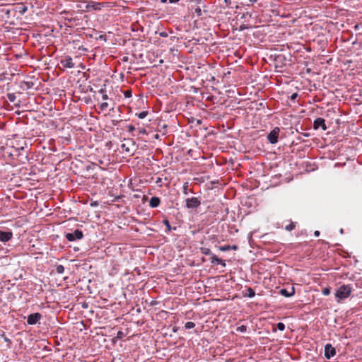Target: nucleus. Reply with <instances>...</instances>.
Returning a JSON list of instances; mask_svg holds the SVG:
<instances>
[{"instance_id":"1","label":"nucleus","mask_w":362,"mask_h":362,"mask_svg":"<svg viewBox=\"0 0 362 362\" xmlns=\"http://www.w3.org/2000/svg\"><path fill=\"white\" fill-rule=\"evenodd\" d=\"M351 288L349 285L341 286L335 293V297L337 301L340 302L341 300L347 298L351 295Z\"/></svg>"},{"instance_id":"2","label":"nucleus","mask_w":362,"mask_h":362,"mask_svg":"<svg viewBox=\"0 0 362 362\" xmlns=\"http://www.w3.org/2000/svg\"><path fill=\"white\" fill-rule=\"evenodd\" d=\"M201 205V199L197 197H189L185 199V207L189 209H196Z\"/></svg>"},{"instance_id":"3","label":"nucleus","mask_w":362,"mask_h":362,"mask_svg":"<svg viewBox=\"0 0 362 362\" xmlns=\"http://www.w3.org/2000/svg\"><path fill=\"white\" fill-rule=\"evenodd\" d=\"M65 237L69 241L72 242V241H75L76 240L82 239L83 237V234L81 230L76 229L74 230V233H67L65 235Z\"/></svg>"},{"instance_id":"4","label":"nucleus","mask_w":362,"mask_h":362,"mask_svg":"<svg viewBox=\"0 0 362 362\" xmlns=\"http://www.w3.org/2000/svg\"><path fill=\"white\" fill-rule=\"evenodd\" d=\"M279 132L280 129L279 127H274L267 135V139L272 144H274L278 142Z\"/></svg>"},{"instance_id":"5","label":"nucleus","mask_w":362,"mask_h":362,"mask_svg":"<svg viewBox=\"0 0 362 362\" xmlns=\"http://www.w3.org/2000/svg\"><path fill=\"white\" fill-rule=\"evenodd\" d=\"M42 317L41 314L35 313L28 316L27 322L28 325H35Z\"/></svg>"},{"instance_id":"6","label":"nucleus","mask_w":362,"mask_h":362,"mask_svg":"<svg viewBox=\"0 0 362 362\" xmlns=\"http://www.w3.org/2000/svg\"><path fill=\"white\" fill-rule=\"evenodd\" d=\"M336 354V351L334 347H333L330 344H327L325 346V356L326 358L329 359L333 357Z\"/></svg>"},{"instance_id":"7","label":"nucleus","mask_w":362,"mask_h":362,"mask_svg":"<svg viewBox=\"0 0 362 362\" xmlns=\"http://www.w3.org/2000/svg\"><path fill=\"white\" fill-rule=\"evenodd\" d=\"M13 238V233L11 230L8 231H3L0 230V241L8 242Z\"/></svg>"},{"instance_id":"8","label":"nucleus","mask_w":362,"mask_h":362,"mask_svg":"<svg viewBox=\"0 0 362 362\" xmlns=\"http://www.w3.org/2000/svg\"><path fill=\"white\" fill-rule=\"evenodd\" d=\"M321 127L324 131L327 129V126L325 124V120L323 118L318 117L315 119L313 122V128L315 129H317Z\"/></svg>"},{"instance_id":"9","label":"nucleus","mask_w":362,"mask_h":362,"mask_svg":"<svg viewBox=\"0 0 362 362\" xmlns=\"http://www.w3.org/2000/svg\"><path fill=\"white\" fill-rule=\"evenodd\" d=\"M61 64L64 68H74V63L73 62V59L70 56H66L64 59L61 60Z\"/></svg>"},{"instance_id":"10","label":"nucleus","mask_w":362,"mask_h":362,"mask_svg":"<svg viewBox=\"0 0 362 362\" xmlns=\"http://www.w3.org/2000/svg\"><path fill=\"white\" fill-rule=\"evenodd\" d=\"M279 293L285 297H291L295 294V288L293 286L291 288L290 291L286 288H282L279 291Z\"/></svg>"},{"instance_id":"11","label":"nucleus","mask_w":362,"mask_h":362,"mask_svg":"<svg viewBox=\"0 0 362 362\" xmlns=\"http://www.w3.org/2000/svg\"><path fill=\"white\" fill-rule=\"evenodd\" d=\"M211 262L212 264H221L222 265L223 267H226V263L223 260H222L221 259L218 258L216 255H215L214 254H213L211 256Z\"/></svg>"},{"instance_id":"12","label":"nucleus","mask_w":362,"mask_h":362,"mask_svg":"<svg viewBox=\"0 0 362 362\" xmlns=\"http://www.w3.org/2000/svg\"><path fill=\"white\" fill-rule=\"evenodd\" d=\"M160 204V199L159 197H153L149 201V205L152 208L158 207Z\"/></svg>"},{"instance_id":"13","label":"nucleus","mask_w":362,"mask_h":362,"mask_svg":"<svg viewBox=\"0 0 362 362\" xmlns=\"http://www.w3.org/2000/svg\"><path fill=\"white\" fill-rule=\"evenodd\" d=\"M194 191L192 189H190L189 187V182H185L184 184H183V186H182V193L184 195L187 196L189 194V193H193Z\"/></svg>"},{"instance_id":"14","label":"nucleus","mask_w":362,"mask_h":362,"mask_svg":"<svg viewBox=\"0 0 362 362\" xmlns=\"http://www.w3.org/2000/svg\"><path fill=\"white\" fill-rule=\"evenodd\" d=\"M244 296H248L249 298H253L255 296V292L253 288L248 287L245 291Z\"/></svg>"},{"instance_id":"15","label":"nucleus","mask_w":362,"mask_h":362,"mask_svg":"<svg viewBox=\"0 0 362 362\" xmlns=\"http://www.w3.org/2000/svg\"><path fill=\"white\" fill-rule=\"evenodd\" d=\"M201 251H202V253L205 255H211V256L213 255L209 248L202 247Z\"/></svg>"},{"instance_id":"16","label":"nucleus","mask_w":362,"mask_h":362,"mask_svg":"<svg viewBox=\"0 0 362 362\" xmlns=\"http://www.w3.org/2000/svg\"><path fill=\"white\" fill-rule=\"evenodd\" d=\"M295 228H296V223L293 222H291L288 225L286 226L285 229L287 231H291V230H294Z\"/></svg>"},{"instance_id":"17","label":"nucleus","mask_w":362,"mask_h":362,"mask_svg":"<svg viewBox=\"0 0 362 362\" xmlns=\"http://www.w3.org/2000/svg\"><path fill=\"white\" fill-rule=\"evenodd\" d=\"M194 327H195V324L193 322H187L185 325V327L187 329L194 328Z\"/></svg>"},{"instance_id":"18","label":"nucleus","mask_w":362,"mask_h":362,"mask_svg":"<svg viewBox=\"0 0 362 362\" xmlns=\"http://www.w3.org/2000/svg\"><path fill=\"white\" fill-rule=\"evenodd\" d=\"M218 250L220 251H223V252L228 251L230 250V245H227L220 246V247H218Z\"/></svg>"},{"instance_id":"19","label":"nucleus","mask_w":362,"mask_h":362,"mask_svg":"<svg viewBox=\"0 0 362 362\" xmlns=\"http://www.w3.org/2000/svg\"><path fill=\"white\" fill-rule=\"evenodd\" d=\"M56 272L58 274H62L64 272V266L62 265V264L57 265V267H56Z\"/></svg>"},{"instance_id":"20","label":"nucleus","mask_w":362,"mask_h":362,"mask_svg":"<svg viewBox=\"0 0 362 362\" xmlns=\"http://www.w3.org/2000/svg\"><path fill=\"white\" fill-rule=\"evenodd\" d=\"M276 327L280 331H284L285 329V325L283 322H278Z\"/></svg>"},{"instance_id":"21","label":"nucleus","mask_w":362,"mask_h":362,"mask_svg":"<svg viewBox=\"0 0 362 362\" xmlns=\"http://www.w3.org/2000/svg\"><path fill=\"white\" fill-rule=\"evenodd\" d=\"M147 115H148L147 111H142L138 114V117L140 119H144L146 117Z\"/></svg>"},{"instance_id":"22","label":"nucleus","mask_w":362,"mask_h":362,"mask_svg":"<svg viewBox=\"0 0 362 362\" xmlns=\"http://www.w3.org/2000/svg\"><path fill=\"white\" fill-rule=\"evenodd\" d=\"M124 95L125 98H129L132 97V90L128 89L124 91Z\"/></svg>"},{"instance_id":"23","label":"nucleus","mask_w":362,"mask_h":362,"mask_svg":"<svg viewBox=\"0 0 362 362\" xmlns=\"http://www.w3.org/2000/svg\"><path fill=\"white\" fill-rule=\"evenodd\" d=\"M237 331L245 332L247 331V327L245 325H241L237 328Z\"/></svg>"},{"instance_id":"24","label":"nucleus","mask_w":362,"mask_h":362,"mask_svg":"<svg viewBox=\"0 0 362 362\" xmlns=\"http://www.w3.org/2000/svg\"><path fill=\"white\" fill-rule=\"evenodd\" d=\"M108 107V103L107 102L102 103L100 105V109L101 110H105Z\"/></svg>"},{"instance_id":"25","label":"nucleus","mask_w":362,"mask_h":362,"mask_svg":"<svg viewBox=\"0 0 362 362\" xmlns=\"http://www.w3.org/2000/svg\"><path fill=\"white\" fill-rule=\"evenodd\" d=\"M322 293L325 296H328L330 293V289L329 288H324Z\"/></svg>"},{"instance_id":"26","label":"nucleus","mask_w":362,"mask_h":362,"mask_svg":"<svg viewBox=\"0 0 362 362\" xmlns=\"http://www.w3.org/2000/svg\"><path fill=\"white\" fill-rule=\"evenodd\" d=\"M125 334L122 331H118L117 333V339H122L123 337H124Z\"/></svg>"},{"instance_id":"27","label":"nucleus","mask_w":362,"mask_h":362,"mask_svg":"<svg viewBox=\"0 0 362 362\" xmlns=\"http://www.w3.org/2000/svg\"><path fill=\"white\" fill-rule=\"evenodd\" d=\"M163 223L166 226L168 230H171V226H170V222L168 220H167V219L163 220Z\"/></svg>"},{"instance_id":"28","label":"nucleus","mask_w":362,"mask_h":362,"mask_svg":"<svg viewBox=\"0 0 362 362\" xmlns=\"http://www.w3.org/2000/svg\"><path fill=\"white\" fill-rule=\"evenodd\" d=\"M8 99L11 101V102H13L16 99V96L14 95V94L13 93H9L8 94Z\"/></svg>"},{"instance_id":"29","label":"nucleus","mask_w":362,"mask_h":362,"mask_svg":"<svg viewBox=\"0 0 362 362\" xmlns=\"http://www.w3.org/2000/svg\"><path fill=\"white\" fill-rule=\"evenodd\" d=\"M4 341L7 342L8 344V347L10 348L11 347V341L9 338H8L7 337H4Z\"/></svg>"},{"instance_id":"30","label":"nucleus","mask_w":362,"mask_h":362,"mask_svg":"<svg viewBox=\"0 0 362 362\" xmlns=\"http://www.w3.org/2000/svg\"><path fill=\"white\" fill-rule=\"evenodd\" d=\"M127 130L129 132H133L135 130V127L133 125H128Z\"/></svg>"},{"instance_id":"31","label":"nucleus","mask_w":362,"mask_h":362,"mask_svg":"<svg viewBox=\"0 0 362 362\" xmlns=\"http://www.w3.org/2000/svg\"><path fill=\"white\" fill-rule=\"evenodd\" d=\"M195 13H197L198 16H201L202 15V10L200 8H197L195 9Z\"/></svg>"},{"instance_id":"32","label":"nucleus","mask_w":362,"mask_h":362,"mask_svg":"<svg viewBox=\"0 0 362 362\" xmlns=\"http://www.w3.org/2000/svg\"><path fill=\"white\" fill-rule=\"evenodd\" d=\"M297 95H298V94H297L296 93H293V94L291 95V100H294V99H296V97H297Z\"/></svg>"},{"instance_id":"33","label":"nucleus","mask_w":362,"mask_h":362,"mask_svg":"<svg viewBox=\"0 0 362 362\" xmlns=\"http://www.w3.org/2000/svg\"><path fill=\"white\" fill-rule=\"evenodd\" d=\"M102 98L103 100H106L108 99V95L106 94V93H104L103 95H102Z\"/></svg>"},{"instance_id":"34","label":"nucleus","mask_w":362,"mask_h":362,"mask_svg":"<svg viewBox=\"0 0 362 362\" xmlns=\"http://www.w3.org/2000/svg\"><path fill=\"white\" fill-rule=\"evenodd\" d=\"M247 25H240V30H243L247 29Z\"/></svg>"},{"instance_id":"35","label":"nucleus","mask_w":362,"mask_h":362,"mask_svg":"<svg viewBox=\"0 0 362 362\" xmlns=\"http://www.w3.org/2000/svg\"><path fill=\"white\" fill-rule=\"evenodd\" d=\"M238 247L237 245H230V250H237Z\"/></svg>"},{"instance_id":"36","label":"nucleus","mask_w":362,"mask_h":362,"mask_svg":"<svg viewBox=\"0 0 362 362\" xmlns=\"http://www.w3.org/2000/svg\"><path fill=\"white\" fill-rule=\"evenodd\" d=\"M139 133H141V134H146V131L145 129H139Z\"/></svg>"},{"instance_id":"37","label":"nucleus","mask_w":362,"mask_h":362,"mask_svg":"<svg viewBox=\"0 0 362 362\" xmlns=\"http://www.w3.org/2000/svg\"><path fill=\"white\" fill-rule=\"evenodd\" d=\"M314 235L316 236V237H318L320 235V231L315 230L314 232Z\"/></svg>"},{"instance_id":"38","label":"nucleus","mask_w":362,"mask_h":362,"mask_svg":"<svg viewBox=\"0 0 362 362\" xmlns=\"http://www.w3.org/2000/svg\"><path fill=\"white\" fill-rule=\"evenodd\" d=\"M99 93H102V95L105 93V90L103 89V88H101L100 90H99Z\"/></svg>"},{"instance_id":"39","label":"nucleus","mask_w":362,"mask_h":362,"mask_svg":"<svg viewBox=\"0 0 362 362\" xmlns=\"http://www.w3.org/2000/svg\"><path fill=\"white\" fill-rule=\"evenodd\" d=\"M160 35L163 36V37H166L167 36V34L165 33H160Z\"/></svg>"},{"instance_id":"40","label":"nucleus","mask_w":362,"mask_h":362,"mask_svg":"<svg viewBox=\"0 0 362 362\" xmlns=\"http://www.w3.org/2000/svg\"><path fill=\"white\" fill-rule=\"evenodd\" d=\"M26 10H27V8H25V7H24V8H23V12H25Z\"/></svg>"}]
</instances>
